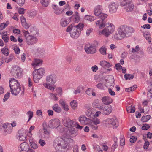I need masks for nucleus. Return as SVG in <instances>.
Returning a JSON list of instances; mask_svg holds the SVG:
<instances>
[{
	"mask_svg": "<svg viewBox=\"0 0 152 152\" xmlns=\"http://www.w3.org/2000/svg\"><path fill=\"white\" fill-rule=\"evenodd\" d=\"M11 72L14 76L20 78L22 76V70L20 67L16 65H13L12 67Z\"/></svg>",
	"mask_w": 152,
	"mask_h": 152,
	"instance_id": "1a4fd4ad",
	"label": "nucleus"
},
{
	"mask_svg": "<svg viewBox=\"0 0 152 152\" xmlns=\"http://www.w3.org/2000/svg\"><path fill=\"white\" fill-rule=\"evenodd\" d=\"M13 50L17 54H18L20 53V50L18 46H15Z\"/></svg>",
	"mask_w": 152,
	"mask_h": 152,
	"instance_id": "bf43d9fd",
	"label": "nucleus"
},
{
	"mask_svg": "<svg viewBox=\"0 0 152 152\" xmlns=\"http://www.w3.org/2000/svg\"><path fill=\"white\" fill-rule=\"evenodd\" d=\"M56 90L58 95L60 96H61L62 94V90L61 88H58Z\"/></svg>",
	"mask_w": 152,
	"mask_h": 152,
	"instance_id": "603ef678",
	"label": "nucleus"
},
{
	"mask_svg": "<svg viewBox=\"0 0 152 152\" xmlns=\"http://www.w3.org/2000/svg\"><path fill=\"white\" fill-rule=\"evenodd\" d=\"M43 134L44 138L47 139L48 138L50 137V132L44 128L43 129Z\"/></svg>",
	"mask_w": 152,
	"mask_h": 152,
	"instance_id": "e433bc0d",
	"label": "nucleus"
},
{
	"mask_svg": "<svg viewBox=\"0 0 152 152\" xmlns=\"http://www.w3.org/2000/svg\"><path fill=\"white\" fill-rule=\"evenodd\" d=\"M85 50L88 54H94L96 52V47L92 45H86L85 47Z\"/></svg>",
	"mask_w": 152,
	"mask_h": 152,
	"instance_id": "ddd939ff",
	"label": "nucleus"
},
{
	"mask_svg": "<svg viewBox=\"0 0 152 152\" xmlns=\"http://www.w3.org/2000/svg\"><path fill=\"white\" fill-rule=\"evenodd\" d=\"M73 16L75 18V21L78 22L80 19V17L79 16V13L77 12H75V15H73Z\"/></svg>",
	"mask_w": 152,
	"mask_h": 152,
	"instance_id": "864d4df0",
	"label": "nucleus"
},
{
	"mask_svg": "<svg viewBox=\"0 0 152 152\" xmlns=\"http://www.w3.org/2000/svg\"><path fill=\"white\" fill-rule=\"evenodd\" d=\"M9 24L8 21H6V23H3L0 24V30H2L4 29Z\"/></svg>",
	"mask_w": 152,
	"mask_h": 152,
	"instance_id": "79ce46f5",
	"label": "nucleus"
},
{
	"mask_svg": "<svg viewBox=\"0 0 152 152\" xmlns=\"http://www.w3.org/2000/svg\"><path fill=\"white\" fill-rule=\"evenodd\" d=\"M102 10V6L100 5H98L95 7L94 10V14L96 16H99L101 13Z\"/></svg>",
	"mask_w": 152,
	"mask_h": 152,
	"instance_id": "a878e982",
	"label": "nucleus"
},
{
	"mask_svg": "<svg viewBox=\"0 0 152 152\" xmlns=\"http://www.w3.org/2000/svg\"><path fill=\"white\" fill-rule=\"evenodd\" d=\"M76 124V122L72 120L68 119L64 123V126L69 129L72 128L75 126Z\"/></svg>",
	"mask_w": 152,
	"mask_h": 152,
	"instance_id": "aec40b11",
	"label": "nucleus"
},
{
	"mask_svg": "<svg viewBox=\"0 0 152 152\" xmlns=\"http://www.w3.org/2000/svg\"><path fill=\"white\" fill-rule=\"evenodd\" d=\"M101 101L104 104H109L112 103L113 100L110 96H105L102 98Z\"/></svg>",
	"mask_w": 152,
	"mask_h": 152,
	"instance_id": "4be33fe9",
	"label": "nucleus"
},
{
	"mask_svg": "<svg viewBox=\"0 0 152 152\" xmlns=\"http://www.w3.org/2000/svg\"><path fill=\"white\" fill-rule=\"evenodd\" d=\"M137 139L136 137L132 136L130 139V141L131 142L133 143L136 141Z\"/></svg>",
	"mask_w": 152,
	"mask_h": 152,
	"instance_id": "69168bd1",
	"label": "nucleus"
},
{
	"mask_svg": "<svg viewBox=\"0 0 152 152\" xmlns=\"http://www.w3.org/2000/svg\"><path fill=\"white\" fill-rule=\"evenodd\" d=\"M9 83L12 94L16 96L21 91V94H23L24 90L23 89L21 90L20 83L16 80L14 78L10 80Z\"/></svg>",
	"mask_w": 152,
	"mask_h": 152,
	"instance_id": "f03ea898",
	"label": "nucleus"
},
{
	"mask_svg": "<svg viewBox=\"0 0 152 152\" xmlns=\"http://www.w3.org/2000/svg\"><path fill=\"white\" fill-rule=\"evenodd\" d=\"M120 5L124 6V9L127 12H132L134 7L133 2L129 0H123L121 2Z\"/></svg>",
	"mask_w": 152,
	"mask_h": 152,
	"instance_id": "0eeeda50",
	"label": "nucleus"
},
{
	"mask_svg": "<svg viewBox=\"0 0 152 152\" xmlns=\"http://www.w3.org/2000/svg\"><path fill=\"white\" fill-rule=\"evenodd\" d=\"M85 19L86 20L92 22L95 20L96 18L94 16L91 15H86L85 17Z\"/></svg>",
	"mask_w": 152,
	"mask_h": 152,
	"instance_id": "4c0bfd02",
	"label": "nucleus"
},
{
	"mask_svg": "<svg viewBox=\"0 0 152 152\" xmlns=\"http://www.w3.org/2000/svg\"><path fill=\"white\" fill-rule=\"evenodd\" d=\"M36 12L35 11H33L29 13V16L31 17H34L36 15Z\"/></svg>",
	"mask_w": 152,
	"mask_h": 152,
	"instance_id": "338daca9",
	"label": "nucleus"
},
{
	"mask_svg": "<svg viewBox=\"0 0 152 152\" xmlns=\"http://www.w3.org/2000/svg\"><path fill=\"white\" fill-rule=\"evenodd\" d=\"M147 52L149 54H152V43L150 46L147 48Z\"/></svg>",
	"mask_w": 152,
	"mask_h": 152,
	"instance_id": "e2e57ef3",
	"label": "nucleus"
},
{
	"mask_svg": "<svg viewBox=\"0 0 152 152\" xmlns=\"http://www.w3.org/2000/svg\"><path fill=\"white\" fill-rule=\"evenodd\" d=\"M29 142L30 145L31 147L32 148L35 149L38 148V145L33 140L31 139L30 137V139L29 140Z\"/></svg>",
	"mask_w": 152,
	"mask_h": 152,
	"instance_id": "c85d7f7f",
	"label": "nucleus"
},
{
	"mask_svg": "<svg viewBox=\"0 0 152 152\" xmlns=\"http://www.w3.org/2000/svg\"><path fill=\"white\" fill-rule=\"evenodd\" d=\"M49 95V98L50 99L55 101L58 100V98L57 96V94H55L52 93H50Z\"/></svg>",
	"mask_w": 152,
	"mask_h": 152,
	"instance_id": "f704fd0d",
	"label": "nucleus"
},
{
	"mask_svg": "<svg viewBox=\"0 0 152 152\" xmlns=\"http://www.w3.org/2000/svg\"><path fill=\"white\" fill-rule=\"evenodd\" d=\"M2 38L5 43H7L9 40V38L8 36L4 35L2 36Z\"/></svg>",
	"mask_w": 152,
	"mask_h": 152,
	"instance_id": "3c124183",
	"label": "nucleus"
},
{
	"mask_svg": "<svg viewBox=\"0 0 152 152\" xmlns=\"http://www.w3.org/2000/svg\"><path fill=\"white\" fill-rule=\"evenodd\" d=\"M143 36L148 41L149 43H151V35L148 32H145L143 33Z\"/></svg>",
	"mask_w": 152,
	"mask_h": 152,
	"instance_id": "2f4dec72",
	"label": "nucleus"
},
{
	"mask_svg": "<svg viewBox=\"0 0 152 152\" xmlns=\"http://www.w3.org/2000/svg\"><path fill=\"white\" fill-rule=\"evenodd\" d=\"M45 73V70L42 68L35 69L33 73V79L35 83H38Z\"/></svg>",
	"mask_w": 152,
	"mask_h": 152,
	"instance_id": "423d86ee",
	"label": "nucleus"
},
{
	"mask_svg": "<svg viewBox=\"0 0 152 152\" xmlns=\"http://www.w3.org/2000/svg\"><path fill=\"white\" fill-rule=\"evenodd\" d=\"M150 128V126L148 124H144L142 127V130H147Z\"/></svg>",
	"mask_w": 152,
	"mask_h": 152,
	"instance_id": "6e6d98bb",
	"label": "nucleus"
},
{
	"mask_svg": "<svg viewBox=\"0 0 152 152\" xmlns=\"http://www.w3.org/2000/svg\"><path fill=\"white\" fill-rule=\"evenodd\" d=\"M27 132V131L23 129H20L18 132V139L20 141L25 140L26 137V133Z\"/></svg>",
	"mask_w": 152,
	"mask_h": 152,
	"instance_id": "9b49d317",
	"label": "nucleus"
},
{
	"mask_svg": "<svg viewBox=\"0 0 152 152\" xmlns=\"http://www.w3.org/2000/svg\"><path fill=\"white\" fill-rule=\"evenodd\" d=\"M38 51L41 56L43 55L45 53V50L43 49L39 48Z\"/></svg>",
	"mask_w": 152,
	"mask_h": 152,
	"instance_id": "774afa93",
	"label": "nucleus"
},
{
	"mask_svg": "<svg viewBox=\"0 0 152 152\" xmlns=\"http://www.w3.org/2000/svg\"><path fill=\"white\" fill-rule=\"evenodd\" d=\"M79 121L80 123L84 125H88L89 126L90 119L87 118L84 116H81L79 117Z\"/></svg>",
	"mask_w": 152,
	"mask_h": 152,
	"instance_id": "412c9836",
	"label": "nucleus"
},
{
	"mask_svg": "<svg viewBox=\"0 0 152 152\" xmlns=\"http://www.w3.org/2000/svg\"><path fill=\"white\" fill-rule=\"evenodd\" d=\"M52 85L48 83H44L43 85L47 89L51 90L52 91H53L55 88L52 86Z\"/></svg>",
	"mask_w": 152,
	"mask_h": 152,
	"instance_id": "473e14b6",
	"label": "nucleus"
},
{
	"mask_svg": "<svg viewBox=\"0 0 152 152\" xmlns=\"http://www.w3.org/2000/svg\"><path fill=\"white\" fill-rule=\"evenodd\" d=\"M25 10L23 8H19L18 10V12L20 14H23L25 13Z\"/></svg>",
	"mask_w": 152,
	"mask_h": 152,
	"instance_id": "0e129e2a",
	"label": "nucleus"
},
{
	"mask_svg": "<svg viewBox=\"0 0 152 152\" xmlns=\"http://www.w3.org/2000/svg\"><path fill=\"white\" fill-rule=\"evenodd\" d=\"M137 88V86L136 85H134L132 87L126 88L125 89V91L129 92L130 91H134L135 89H136Z\"/></svg>",
	"mask_w": 152,
	"mask_h": 152,
	"instance_id": "37998d69",
	"label": "nucleus"
},
{
	"mask_svg": "<svg viewBox=\"0 0 152 152\" xmlns=\"http://www.w3.org/2000/svg\"><path fill=\"white\" fill-rule=\"evenodd\" d=\"M99 101L98 99H95L93 102L92 106L93 107L98 108L99 110L101 108V106L99 104Z\"/></svg>",
	"mask_w": 152,
	"mask_h": 152,
	"instance_id": "c756f323",
	"label": "nucleus"
},
{
	"mask_svg": "<svg viewBox=\"0 0 152 152\" xmlns=\"http://www.w3.org/2000/svg\"><path fill=\"white\" fill-rule=\"evenodd\" d=\"M60 123V121L58 119H52L49 122L48 126L52 128H56L59 126Z\"/></svg>",
	"mask_w": 152,
	"mask_h": 152,
	"instance_id": "f3484780",
	"label": "nucleus"
},
{
	"mask_svg": "<svg viewBox=\"0 0 152 152\" xmlns=\"http://www.w3.org/2000/svg\"><path fill=\"white\" fill-rule=\"evenodd\" d=\"M27 114L28 115L29 117L28 120V122L33 117V112L31 111H29L27 112Z\"/></svg>",
	"mask_w": 152,
	"mask_h": 152,
	"instance_id": "5fc2aeb1",
	"label": "nucleus"
},
{
	"mask_svg": "<svg viewBox=\"0 0 152 152\" xmlns=\"http://www.w3.org/2000/svg\"><path fill=\"white\" fill-rule=\"evenodd\" d=\"M2 127L4 129V133L5 135L10 134L12 131V127L10 124L5 123L2 124Z\"/></svg>",
	"mask_w": 152,
	"mask_h": 152,
	"instance_id": "4468645a",
	"label": "nucleus"
},
{
	"mask_svg": "<svg viewBox=\"0 0 152 152\" xmlns=\"http://www.w3.org/2000/svg\"><path fill=\"white\" fill-rule=\"evenodd\" d=\"M115 29L114 25L112 23H110L108 26H106L101 31L99 32V34H103L105 37H107L110 34L114 32Z\"/></svg>",
	"mask_w": 152,
	"mask_h": 152,
	"instance_id": "6e6552de",
	"label": "nucleus"
},
{
	"mask_svg": "<svg viewBox=\"0 0 152 152\" xmlns=\"http://www.w3.org/2000/svg\"><path fill=\"white\" fill-rule=\"evenodd\" d=\"M42 61L39 59H35L34 61L32 63V65L34 66H39L42 65Z\"/></svg>",
	"mask_w": 152,
	"mask_h": 152,
	"instance_id": "7c9ffc66",
	"label": "nucleus"
},
{
	"mask_svg": "<svg viewBox=\"0 0 152 152\" xmlns=\"http://www.w3.org/2000/svg\"><path fill=\"white\" fill-rule=\"evenodd\" d=\"M23 27L26 29H28L30 27V25L27 23L26 22L22 23Z\"/></svg>",
	"mask_w": 152,
	"mask_h": 152,
	"instance_id": "680f3d73",
	"label": "nucleus"
},
{
	"mask_svg": "<svg viewBox=\"0 0 152 152\" xmlns=\"http://www.w3.org/2000/svg\"><path fill=\"white\" fill-rule=\"evenodd\" d=\"M140 49L139 45H137L135 47V48H132V52L133 53L136 52L137 53V52L140 50Z\"/></svg>",
	"mask_w": 152,
	"mask_h": 152,
	"instance_id": "4d7b16f0",
	"label": "nucleus"
},
{
	"mask_svg": "<svg viewBox=\"0 0 152 152\" xmlns=\"http://www.w3.org/2000/svg\"><path fill=\"white\" fill-rule=\"evenodd\" d=\"M18 149L20 152H30L33 151V149L29 147L28 144L25 142L20 145Z\"/></svg>",
	"mask_w": 152,
	"mask_h": 152,
	"instance_id": "9d476101",
	"label": "nucleus"
},
{
	"mask_svg": "<svg viewBox=\"0 0 152 152\" xmlns=\"http://www.w3.org/2000/svg\"><path fill=\"white\" fill-rule=\"evenodd\" d=\"M106 48L104 46L102 47L99 49V51L101 54L103 55H106Z\"/></svg>",
	"mask_w": 152,
	"mask_h": 152,
	"instance_id": "ea45409f",
	"label": "nucleus"
},
{
	"mask_svg": "<svg viewBox=\"0 0 152 152\" xmlns=\"http://www.w3.org/2000/svg\"><path fill=\"white\" fill-rule=\"evenodd\" d=\"M134 77V75H132L125 74L124 75V78L126 80L132 79Z\"/></svg>",
	"mask_w": 152,
	"mask_h": 152,
	"instance_id": "de8ad7c7",
	"label": "nucleus"
},
{
	"mask_svg": "<svg viewBox=\"0 0 152 152\" xmlns=\"http://www.w3.org/2000/svg\"><path fill=\"white\" fill-rule=\"evenodd\" d=\"M78 134L77 130V129L71 128L69 130V132L67 131L66 136L67 137H72L75 136Z\"/></svg>",
	"mask_w": 152,
	"mask_h": 152,
	"instance_id": "a211bd4d",
	"label": "nucleus"
},
{
	"mask_svg": "<svg viewBox=\"0 0 152 152\" xmlns=\"http://www.w3.org/2000/svg\"><path fill=\"white\" fill-rule=\"evenodd\" d=\"M84 25L81 23L77 25L71 24L66 29L67 32H70L71 37L74 39H77L80 36L81 30L83 29Z\"/></svg>",
	"mask_w": 152,
	"mask_h": 152,
	"instance_id": "f257e3e1",
	"label": "nucleus"
},
{
	"mask_svg": "<svg viewBox=\"0 0 152 152\" xmlns=\"http://www.w3.org/2000/svg\"><path fill=\"white\" fill-rule=\"evenodd\" d=\"M1 51L3 54L6 56L8 55L10 53L9 49L5 48L1 49Z\"/></svg>",
	"mask_w": 152,
	"mask_h": 152,
	"instance_id": "49530a36",
	"label": "nucleus"
},
{
	"mask_svg": "<svg viewBox=\"0 0 152 152\" xmlns=\"http://www.w3.org/2000/svg\"><path fill=\"white\" fill-rule=\"evenodd\" d=\"M52 7L53 10V12L56 15H59L62 13L61 9L58 6L53 4L52 5Z\"/></svg>",
	"mask_w": 152,
	"mask_h": 152,
	"instance_id": "b1692460",
	"label": "nucleus"
},
{
	"mask_svg": "<svg viewBox=\"0 0 152 152\" xmlns=\"http://www.w3.org/2000/svg\"><path fill=\"white\" fill-rule=\"evenodd\" d=\"M10 93L9 92H8L4 96L3 101L5 102L7 101L8 98L10 97Z\"/></svg>",
	"mask_w": 152,
	"mask_h": 152,
	"instance_id": "13d9d810",
	"label": "nucleus"
},
{
	"mask_svg": "<svg viewBox=\"0 0 152 152\" xmlns=\"http://www.w3.org/2000/svg\"><path fill=\"white\" fill-rule=\"evenodd\" d=\"M118 31L120 36L124 38L132 35L134 32V29L132 27L127 26L126 25H123L118 27Z\"/></svg>",
	"mask_w": 152,
	"mask_h": 152,
	"instance_id": "7ed1b4c3",
	"label": "nucleus"
},
{
	"mask_svg": "<svg viewBox=\"0 0 152 152\" xmlns=\"http://www.w3.org/2000/svg\"><path fill=\"white\" fill-rule=\"evenodd\" d=\"M69 22L65 18H63L60 20V25L63 27H64L67 26L69 23Z\"/></svg>",
	"mask_w": 152,
	"mask_h": 152,
	"instance_id": "cd10ccee",
	"label": "nucleus"
},
{
	"mask_svg": "<svg viewBox=\"0 0 152 152\" xmlns=\"http://www.w3.org/2000/svg\"><path fill=\"white\" fill-rule=\"evenodd\" d=\"M29 31L31 34L36 35L37 33V29L34 27H31L30 28Z\"/></svg>",
	"mask_w": 152,
	"mask_h": 152,
	"instance_id": "c9c22d12",
	"label": "nucleus"
},
{
	"mask_svg": "<svg viewBox=\"0 0 152 152\" xmlns=\"http://www.w3.org/2000/svg\"><path fill=\"white\" fill-rule=\"evenodd\" d=\"M72 108L73 109H75L77 106V103L76 100H73L70 103Z\"/></svg>",
	"mask_w": 152,
	"mask_h": 152,
	"instance_id": "c03bdc74",
	"label": "nucleus"
},
{
	"mask_svg": "<svg viewBox=\"0 0 152 152\" xmlns=\"http://www.w3.org/2000/svg\"><path fill=\"white\" fill-rule=\"evenodd\" d=\"M56 76L54 75H51L46 77L47 82L51 85H53L56 82Z\"/></svg>",
	"mask_w": 152,
	"mask_h": 152,
	"instance_id": "6ab92c4d",
	"label": "nucleus"
},
{
	"mask_svg": "<svg viewBox=\"0 0 152 152\" xmlns=\"http://www.w3.org/2000/svg\"><path fill=\"white\" fill-rule=\"evenodd\" d=\"M38 143L42 147L44 146L46 144V142L44 140L41 139H40L39 140Z\"/></svg>",
	"mask_w": 152,
	"mask_h": 152,
	"instance_id": "052dcab7",
	"label": "nucleus"
},
{
	"mask_svg": "<svg viewBox=\"0 0 152 152\" xmlns=\"http://www.w3.org/2000/svg\"><path fill=\"white\" fill-rule=\"evenodd\" d=\"M23 35L25 37L27 44L29 45H32L36 43L38 39L34 36L30 35V33L28 31L23 30Z\"/></svg>",
	"mask_w": 152,
	"mask_h": 152,
	"instance_id": "39448f33",
	"label": "nucleus"
},
{
	"mask_svg": "<svg viewBox=\"0 0 152 152\" xmlns=\"http://www.w3.org/2000/svg\"><path fill=\"white\" fill-rule=\"evenodd\" d=\"M100 110L103 114L109 115L112 112V107L110 105H102Z\"/></svg>",
	"mask_w": 152,
	"mask_h": 152,
	"instance_id": "2eb2a0df",
	"label": "nucleus"
},
{
	"mask_svg": "<svg viewBox=\"0 0 152 152\" xmlns=\"http://www.w3.org/2000/svg\"><path fill=\"white\" fill-rule=\"evenodd\" d=\"M105 122L107 124L111 125L113 126L114 129L116 128L118 125V120L116 118H107Z\"/></svg>",
	"mask_w": 152,
	"mask_h": 152,
	"instance_id": "dca6fc26",
	"label": "nucleus"
},
{
	"mask_svg": "<svg viewBox=\"0 0 152 152\" xmlns=\"http://www.w3.org/2000/svg\"><path fill=\"white\" fill-rule=\"evenodd\" d=\"M100 121L99 119L98 118L90 120L89 126L93 130H96L98 129V126L97 125L99 124Z\"/></svg>",
	"mask_w": 152,
	"mask_h": 152,
	"instance_id": "f8f14e48",
	"label": "nucleus"
},
{
	"mask_svg": "<svg viewBox=\"0 0 152 152\" xmlns=\"http://www.w3.org/2000/svg\"><path fill=\"white\" fill-rule=\"evenodd\" d=\"M52 108L55 112L57 113H60L61 111V109L60 107L58 106V104H54Z\"/></svg>",
	"mask_w": 152,
	"mask_h": 152,
	"instance_id": "72a5a7b5",
	"label": "nucleus"
},
{
	"mask_svg": "<svg viewBox=\"0 0 152 152\" xmlns=\"http://www.w3.org/2000/svg\"><path fill=\"white\" fill-rule=\"evenodd\" d=\"M54 146L58 152H64L66 150V144L61 138H57L54 141Z\"/></svg>",
	"mask_w": 152,
	"mask_h": 152,
	"instance_id": "20e7f679",
	"label": "nucleus"
},
{
	"mask_svg": "<svg viewBox=\"0 0 152 152\" xmlns=\"http://www.w3.org/2000/svg\"><path fill=\"white\" fill-rule=\"evenodd\" d=\"M99 17L100 18V20H105L106 21V18L107 16V15L106 14L101 13L99 15Z\"/></svg>",
	"mask_w": 152,
	"mask_h": 152,
	"instance_id": "58836bf2",
	"label": "nucleus"
},
{
	"mask_svg": "<svg viewBox=\"0 0 152 152\" xmlns=\"http://www.w3.org/2000/svg\"><path fill=\"white\" fill-rule=\"evenodd\" d=\"M114 39L116 40H121L124 38L120 36L119 34L118 33H115L114 36Z\"/></svg>",
	"mask_w": 152,
	"mask_h": 152,
	"instance_id": "8fccbe9b",
	"label": "nucleus"
},
{
	"mask_svg": "<svg viewBox=\"0 0 152 152\" xmlns=\"http://www.w3.org/2000/svg\"><path fill=\"white\" fill-rule=\"evenodd\" d=\"M106 21L99 20L96 22L95 23L96 26H98L100 28H102L104 27L105 26V23Z\"/></svg>",
	"mask_w": 152,
	"mask_h": 152,
	"instance_id": "393cba45",
	"label": "nucleus"
},
{
	"mask_svg": "<svg viewBox=\"0 0 152 152\" xmlns=\"http://www.w3.org/2000/svg\"><path fill=\"white\" fill-rule=\"evenodd\" d=\"M150 118L151 116L149 115L143 116L142 117L141 121L143 122H146L150 119Z\"/></svg>",
	"mask_w": 152,
	"mask_h": 152,
	"instance_id": "a18cd8bd",
	"label": "nucleus"
},
{
	"mask_svg": "<svg viewBox=\"0 0 152 152\" xmlns=\"http://www.w3.org/2000/svg\"><path fill=\"white\" fill-rule=\"evenodd\" d=\"M118 5L115 2H112L109 6V11L111 13H114L116 12L118 8Z\"/></svg>",
	"mask_w": 152,
	"mask_h": 152,
	"instance_id": "5701e85b",
	"label": "nucleus"
},
{
	"mask_svg": "<svg viewBox=\"0 0 152 152\" xmlns=\"http://www.w3.org/2000/svg\"><path fill=\"white\" fill-rule=\"evenodd\" d=\"M26 0H17V3L20 6H23L25 4Z\"/></svg>",
	"mask_w": 152,
	"mask_h": 152,
	"instance_id": "09e8293b",
	"label": "nucleus"
},
{
	"mask_svg": "<svg viewBox=\"0 0 152 152\" xmlns=\"http://www.w3.org/2000/svg\"><path fill=\"white\" fill-rule=\"evenodd\" d=\"M101 66L104 68H109L112 66V64L106 61H102L99 64Z\"/></svg>",
	"mask_w": 152,
	"mask_h": 152,
	"instance_id": "bb28decb",
	"label": "nucleus"
},
{
	"mask_svg": "<svg viewBox=\"0 0 152 152\" xmlns=\"http://www.w3.org/2000/svg\"><path fill=\"white\" fill-rule=\"evenodd\" d=\"M40 3L43 6L47 7L49 3V0H41Z\"/></svg>",
	"mask_w": 152,
	"mask_h": 152,
	"instance_id": "a19ab883",
	"label": "nucleus"
}]
</instances>
